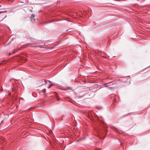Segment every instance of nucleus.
Listing matches in <instances>:
<instances>
[{"mask_svg":"<svg viewBox=\"0 0 150 150\" xmlns=\"http://www.w3.org/2000/svg\"><path fill=\"white\" fill-rule=\"evenodd\" d=\"M7 12V11H0V14L1 13H6Z\"/></svg>","mask_w":150,"mask_h":150,"instance_id":"20e7f679","label":"nucleus"},{"mask_svg":"<svg viewBox=\"0 0 150 150\" xmlns=\"http://www.w3.org/2000/svg\"><path fill=\"white\" fill-rule=\"evenodd\" d=\"M35 17V15L34 14H32L31 15V18H34Z\"/></svg>","mask_w":150,"mask_h":150,"instance_id":"39448f33","label":"nucleus"},{"mask_svg":"<svg viewBox=\"0 0 150 150\" xmlns=\"http://www.w3.org/2000/svg\"><path fill=\"white\" fill-rule=\"evenodd\" d=\"M57 100H59V99H58Z\"/></svg>","mask_w":150,"mask_h":150,"instance_id":"9d476101","label":"nucleus"},{"mask_svg":"<svg viewBox=\"0 0 150 150\" xmlns=\"http://www.w3.org/2000/svg\"><path fill=\"white\" fill-rule=\"evenodd\" d=\"M55 93V96H57V97H58L57 96V95H58L57 93H56V92H55V93Z\"/></svg>","mask_w":150,"mask_h":150,"instance_id":"423d86ee","label":"nucleus"},{"mask_svg":"<svg viewBox=\"0 0 150 150\" xmlns=\"http://www.w3.org/2000/svg\"><path fill=\"white\" fill-rule=\"evenodd\" d=\"M45 84H44V85H46L47 84V81L45 79ZM43 85H44V84H41L40 86H42Z\"/></svg>","mask_w":150,"mask_h":150,"instance_id":"7ed1b4c3","label":"nucleus"},{"mask_svg":"<svg viewBox=\"0 0 150 150\" xmlns=\"http://www.w3.org/2000/svg\"><path fill=\"white\" fill-rule=\"evenodd\" d=\"M6 61V60H3L2 62L0 64V66L4 64V63Z\"/></svg>","mask_w":150,"mask_h":150,"instance_id":"f03ea898","label":"nucleus"},{"mask_svg":"<svg viewBox=\"0 0 150 150\" xmlns=\"http://www.w3.org/2000/svg\"><path fill=\"white\" fill-rule=\"evenodd\" d=\"M106 87H107L108 88H109L110 89H113V88H114L113 87H110L109 86H106Z\"/></svg>","mask_w":150,"mask_h":150,"instance_id":"f257e3e1","label":"nucleus"},{"mask_svg":"<svg viewBox=\"0 0 150 150\" xmlns=\"http://www.w3.org/2000/svg\"><path fill=\"white\" fill-rule=\"evenodd\" d=\"M52 86V85H50V86H49V87H48V88H50V87H51V86Z\"/></svg>","mask_w":150,"mask_h":150,"instance_id":"0eeeda50","label":"nucleus"},{"mask_svg":"<svg viewBox=\"0 0 150 150\" xmlns=\"http://www.w3.org/2000/svg\"><path fill=\"white\" fill-rule=\"evenodd\" d=\"M108 83H107L106 84H105H105H108Z\"/></svg>","mask_w":150,"mask_h":150,"instance_id":"6e6552de","label":"nucleus"},{"mask_svg":"<svg viewBox=\"0 0 150 150\" xmlns=\"http://www.w3.org/2000/svg\"><path fill=\"white\" fill-rule=\"evenodd\" d=\"M69 89H70L71 90V88H69Z\"/></svg>","mask_w":150,"mask_h":150,"instance_id":"1a4fd4ad","label":"nucleus"},{"mask_svg":"<svg viewBox=\"0 0 150 150\" xmlns=\"http://www.w3.org/2000/svg\"><path fill=\"white\" fill-rule=\"evenodd\" d=\"M48 81L49 82H50V81Z\"/></svg>","mask_w":150,"mask_h":150,"instance_id":"9b49d317","label":"nucleus"}]
</instances>
